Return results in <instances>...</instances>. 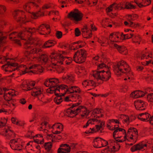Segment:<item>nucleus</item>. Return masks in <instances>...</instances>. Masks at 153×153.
Wrapping results in <instances>:
<instances>
[{
    "mask_svg": "<svg viewBox=\"0 0 153 153\" xmlns=\"http://www.w3.org/2000/svg\"><path fill=\"white\" fill-rule=\"evenodd\" d=\"M82 32L83 36L84 38H88L91 36V30H90L86 26L84 27L82 29Z\"/></svg>",
    "mask_w": 153,
    "mask_h": 153,
    "instance_id": "dca6fc26",
    "label": "nucleus"
},
{
    "mask_svg": "<svg viewBox=\"0 0 153 153\" xmlns=\"http://www.w3.org/2000/svg\"><path fill=\"white\" fill-rule=\"evenodd\" d=\"M18 139H11L10 141L9 144L14 143L18 142Z\"/></svg>",
    "mask_w": 153,
    "mask_h": 153,
    "instance_id": "603ef678",
    "label": "nucleus"
},
{
    "mask_svg": "<svg viewBox=\"0 0 153 153\" xmlns=\"http://www.w3.org/2000/svg\"><path fill=\"white\" fill-rule=\"evenodd\" d=\"M82 13L77 9L72 11L68 14L69 18L76 23L82 20Z\"/></svg>",
    "mask_w": 153,
    "mask_h": 153,
    "instance_id": "423d86ee",
    "label": "nucleus"
},
{
    "mask_svg": "<svg viewBox=\"0 0 153 153\" xmlns=\"http://www.w3.org/2000/svg\"><path fill=\"white\" fill-rule=\"evenodd\" d=\"M26 102V101L25 98H22L19 100V102L22 104L24 105Z\"/></svg>",
    "mask_w": 153,
    "mask_h": 153,
    "instance_id": "5fc2aeb1",
    "label": "nucleus"
},
{
    "mask_svg": "<svg viewBox=\"0 0 153 153\" xmlns=\"http://www.w3.org/2000/svg\"><path fill=\"white\" fill-rule=\"evenodd\" d=\"M108 121H111V122H115V123L120 124V123L119 121L117 119H109Z\"/></svg>",
    "mask_w": 153,
    "mask_h": 153,
    "instance_id": "4d7b16f0",
    "label": "nucleus"
},
{
    "mask_svg": "<svg viewBox=\"0 0 153 153\" xmlns=\"http://www.w3.org/2000/svg\"><path fill=\"white\" fill-rule=\"evenodd\" d=\"M63 150V148H59L57 150V153H68V151L65 152Z\"/></svg>",
    "mask_w": 153,
    "mask_h": 153,
    "instance_id": "09e8293b",
    "label": "nucleus"
},
{
    "mask_svg": "<svg viewBox=\"0 0 153 153\" xmlns=\"http://www.w3.org/2000/svg\"><path fill=\"white\" fill-rule=\"evenodd\" d=\"M66 93H65V92L63 94L62 93H58V94H56L57 97H62L65 96Z\"/></svg>",
    "mask_w": 153,
    "mask_h": 153,
    "instance_id": "680f3d73",
    "label": "nucleus"
},
{
    "mask_svg": "<svg viewBox=\"0 0 153 153\" xmlns=\"http://www.w3.org/2000/svg\"><path fill=\"white\" fill-rule=\"evenodd\" d=\"M122 71L123 69L120 68H115L114 71L115 74L119 76H121V72L124 73H126V72H124Z\"/></svg>",
    "mask_w": 153,
    "mask_h": 153,
    "instance_id": "b1692460",
    "label": "nucleus"
},
{
    "mask_svg": "<svg viewBox=\"0 0 153 153\" xmlns=\"http://www.w3.org/2000/svg\"><path fill=\"white\" fill-rule=\"evenodd\" d=\"M88 4H92L91 6L95 5L97 2V0H88Z\"/></svg>",
    "mask_w": 153,
    "mask_h": 153,
    "instance_id": "37998d69",
    "label": "nucleus"
},
{
    "mask_svg": "<svg viewBox=\"0 0 153 153\" xmlns=\"http://www.w3.org/2000/svg\"><path fill=\"white\" fill-rule=\"evenodd\" d=\"M103 68H98L97 69V73L100 74L101 73H103L105 72H106V71H105L104 70H99L100 69Z\"/></svg>",
    "mask_w": 153,
    "mask_h": 153,
    "instance_id": "6e6d98bb",
    "label": "nucleus"
},
{
    "mask_svg": "<svg viewBox=\"0 0 153 153\" xmlns=\"http://www.w3.org/2000/svg\"><path fill=\"white\" fill-rule=\"evenodd\" d=\"M110 149L108 146L107 148H105L104 149L102 150L101 151V153H104V152H108V151Z\"/></svg>",
    "mask_w": 153,
    "mask_h": 153,
    "instance_id": "13d9d810",
    "label": "nucleus"
},
{
    "mask_svg": "<svg viewBox=\"0 0 153 153\" xmlns=\"http://www.w3.org/2000/svg\"><path fill=\"white\" fill-rule=\"evenodd\" d=\"M28 38V40L25 41L24 43V47L27 50V52L39 54V56L38 59L39 61L42 64H45L48 60L47 55L43 54L40 56L42 50L40 49L39 44L37 43V41L34 39L29 37Z\"/></svg>",
    "mask_w": 153,
    "mask_h": 153,
    "instance_id": "f03ea898",
    "label": "nucleus"
},
{
    "mask_svg": "<svg viewBox=\"0 0 153 153\" xmlns=\"http://www.w3.org/2000/svg\"><path fill=\"white\" fill-rule=\"evenodd\" d=\"M53 101L56 104L59 105L63 101V100L62 97L56 96L54 98Z\"/></svg>",
    "mask_w": 153,
    "mask_h": 153,
    "instance_id": "393cba45",
    "label": "nucleus"
},
{
    "mask_svg": "<svg viewBox=\"0 0 153 153\" xmlns=\"http://www.w3.org/2000/svg\"><path fill=\"white\" fill-rule=\"evenodd\" d=\"M52 87L53 88H54L55 92L56 91H58L59 93L60 92V87L59 86V85L57 84V83H56L55 85H52Z\"/></svg>",
    "mask_w": 153,
    "mask_h": 153,
    "instance_id": "473e14b6",
    "label": "nucleus"
},
{
    "mask_svg": "<svg viewBox=\"0 0 153 153\" xmlns=\"http://www.w3.org/2000/svg\"><path fill=\"white\" fill-rule=\"evenodd\" d=\"M116 128L114 130L113 133V137L114 139H116V137L115 136V135H116L118 131L117 128L116 127Z\"/></svg>",
    "mask_w": 153,
    "mask_h": 153,
    "instance_id": "bf43d9fd",
    "label": "nucleus"
},
{
    "mask_svg": "<svg viewBox=\"0 0 153 153\" xmlns=\"http://www.w3.org/2000/svg\"><path fill=\"white\" fill-rule=\"evenodd\" d=\"M31 95L33 97H36L39 95H40V94H39L37 91H31Z\"/></svg>",
    "mask_w": 153,
    "mask_h": 153,
    "instance_id": "c03bdc74",
    "label": "nucleus"
},
{
    "mask_svg": "<svg viewBox=\"0 0 153 153\" xmlns=\"http://www.w3.org/2000/svg\"><path fill=\"white\" fill-rule=\"evenodd\" d=\"M58 11H52L49 12L48 15L50 16L52 14L57 15H58Z\"/></svg>",
    "mask_w": 153,
    "mask_h": 153,
    "instance_id": "8fccbe9b",
    "label": "nucleus"
},
{
    "mask_svg": "<svg viewBox=\"0 0 153 153\" xmlns=\"http://www.w3.org/2000/svg\"><path fill=\"white\" fill-rule=\"evenodd\" d=\"M102 109L99 108H94L93 110L92 113V114L94 115L95 114H99V113H102Z\"/></svg>",
    "mask_w": 153,
    "mask_h": 153,
    "instance_id": "c756f323",
    "label": "nucleus"
},
{
    "mask_svg": "<svg viewBox=\"0 0 153 153\" xmlns=\"http://www.w3.org/2000/svg\"><path fill=\"white\" fill-rule=\"evenodd\" d=\"M74 92H75L76 93H78L79 94H80L81 92V90L80 88L78 87V88H75L72 91H71V92H70V93H68V94H71L73 93Z\"/></svg>",
    "mask_w": 153,
    "mask_h": 153,
    "instance_id": "e433bc0d",
    "label": "nucleus"
},
{
    "mask_svg": "<svg viewBox=\"0 0 153 153\" xmlns=\"http://www.w3.org/2000/svg\"><path fill=\"white\" fill-rule=\"evenodd\" d=\"M41 0H34V1L28 2L26 3L23 6V9L27 12V15H25V13L21 10H15L13 13L14 18L19 22L25 23L28 22L31 17L32 19H36L38 17L42 16L43 14V10L44 9H48L51 7V4H46L42 7V9L39 12L36 13L29 11L33 6L36 7L38 5L36 3H39Z\"/></svg>",
    "mask_w": 153,
    "mask_h": 153,
    "instance_id": "f257e3e1",
    "label": "nucleus"
},
{
    "mask_svg": "<svg viewBox=\"0 0 153 153\" xmlns=\"http://www.w3.org/2000/svg\"><path fill=\"white\" fill-rule=\"evenodd\" d=\"M52 79L53 80V82H52V85H55L56 83H57V84H58L59 83H60L59 79H58L52 78Z\"/></svg>",
    "mask_w": 153,
    "mask_h": 153,
    "instance_id": "79ce46f5",
    "label": "nucleus"
},
{
    "mask_svg": "<svg viewBox=\"0 0 153 153\" xmlns=\"http://www.w3.org/2000/svg\"><path fill=\"white\" fill-rule=\"evenodd\" d=\"M124 24L126 25H127L131 27L135 28L137 26V25L134 24L132 22L129 21V22L125 21L124 22Z\"/></svg>",
    "mask_w": 153,
    "mask_h": 153,
    "instance_id": "cd10ccee",
    "label": "nucleus"
},
{
    "mask_svg": "<svg viewBox=\"0 0 153 153\" xmlns=\"http://www.w3.org/2000/svg\"><path fill=\"white\" fill-rule=\"evenodd\" d=\"M35 31V29L25 28L24 29L23 31L19 33H8L7 35H9L10 39L15 38L17 36L22 39L26 40L25 38L27 37V35H28V34H28V32H33Z\"/></svg>",
    "mask_w": 153,
    "mask_h": 153,
    "instance_id": "39448f33",
    "label": "nucleus"
},
{
    "mask_svg": "<svg viewBox=\"0 0 153 153\" xmlns=\"http://www.w3.org/2000/svg\"><path fill=\"white\" fill-rule=\"evenodd\" d=\"M130 117L131 118L130 122H131L133 120H134L136 119L135 116H134L133 114L131 115Z\"/></svg>",
    "mask_w": 153,
    "mask_h": 153,
    "instance_id": "69168bd1",
    "label": "nucleus"
},
{
    "mask_svg": "<svg viewBox=\"0 0 153 153\" xmlns=\"http://www.w3.org/2000/svg\"><path fill=\"white\" fill-rule=\"evenodd\" d=\"M114 48L117 49L118 51L121 53L123 54H126L127 53V51L126 49L124 46H121L118 45H117L114 44Z\"/></svg>",
    "mask_w": 153,
    "mask_h": 153,
    "instance_id": "6ab92c4d",
    "label": "nucleus"
},
{
    "mask_svg": "<svg viewBox=\"0 0 153 153\" xmlns=\"http://www.w3.org/2000/svg\"><path fill=\"white\" fill-rule=\"evenodd\" d=\"M14 92H8L7 94H5L4 93L3 96L4 99L6 101H7V102L11 101L12 100V97L13 96H16L18 94H16V91L14 89H11Z\"/></svg>",
    "mask_w": 153,
    "mask_h": 153,
    "instance_id": "ddd939ff",
    "label": "nucleus"
},
{
    "mask_svg": "<svg viewBox=\"0 0 153 153\" xmlns=\"http://www.w3.org/2000/svg\"><path fill=\"white\" fill-rule=\"evenodd\" d=\"M140 41V38L138 35H134L133 34V36L132 38V41L133 42H136L140 44L139 42Z\"/></svg>",
    "mask_w": 153,
    "mask_h": 153,
    "instance_id": "a878e982",
    "label": "nucleus"
},
{
    "mask_svg": "<svg viewBox=\"0 0 153 153\" xmlns=\"http://www.w3.org/2000/svg\"><path fill=\"white\" fill-rule=\"evenodd\" d=\"M108 69H106V74L108 75V77L107 78H105V76H103L102 77L101 76V79H100L102 81H103L104 80V81H108L110 78L111 77V72L110 71V69H109V68H107Z\"/></svg>",
    "mask_w": 153,
    "mask_h": 153,
    "instance_id": "4be33fe9",
    "label": "nucleus"
},
{
    "mask_svg": "<svg viewBox=\"0 0 153 153\" xmlns=\"http://www.w3.org/2000/svg\"><path fill=\"white\" fill-rule=\"evenodd\" d=\"M95 127L97 129V132H98L99 131L100 129L102 128V125L101 124L99 125H95Z\"/></svg>",
    "mask_w": 153,
    "mask_h": 153,
    "instance_id": "3c124183",
    "label": "nucleus"
},
{
    "mask_svg": "<svg viewBox=\"0 0 153 153\" xmlns=\"http://www.w3.org/2000/svg\"><path fill=\"white\" fill-rule=\"evenodd\" d=\"M125 8L127 9L134 8V5L130 3H127L125 4Z\"/></svg>",
    "mask_w": 153,
    "mask_h": 153,
    "instance_id": "58836bf2",
    "label": "nucleus"
},
{
    "mask_svg": "<svg viewBox=\"0 0 153 153\" xmlns=\"http://www.w3.org/2000/svg\"><path fill=\"white\" fill-rule=\"evenodd\" d=\"M133 34H132V33H131L130 35H123H123H122V36H123L124 37V38L125 39H131V38H132V37H133Z\"/></svg>",
    "mask_w": 153,
    "mask_h": 153,
    "instance_id": "ea45409f",
    "label": "nucleus"
},
{
    "mask_svg": "<svg viewBox=\"0 0 153 153\" xmlns=\"http://www.w3.org/2000/svg\"><path fill=\"white\" fill-rule=\"evenodd\" d=\"M133 130V131L134 132L135 134L137 135L138 136L137 130L136 128L133 127H131L128 129L127 134H130L131 132L130 130Z\"/></svg>",
    "mask_w": 153,
    "mask_h": 153,
    "instance_id": "7c9ffc66",
    "label": "nucleus"
},
{
    "mask_svg": "<svg viewBox=\"0 0 153 153\" xmlns=\"http://www.w3.org/2000/svg\"><path fill=\"white\" fill-rule=\"evenodd\" d=\"M53 142H55V140H54V139H53L51 140V142H49L45 143L43 146L45 150L47 151L45 153H48L50 152V150H51L52 147V143Z\"/></svg>",
    "mask_w": 153,
    "mask_h": 153,
    "instance_id": "f3484780",
    "label": "nucleus"
},
{
    "mask_svg": "<svg viewBox=\"0 0 153 153\" xmlns=\"http://www.w3.org/2000/svg\"><path fill=\"white\" fill-rule=\"evenodd\" d=\"M73 114V110H70V111L67 114V116L70 118H73L74 117V115H72Z\"/></svg>",
    "mask_w": 153,
    "mask_h": 153,
    "instance_id": "49530a36",
    "label": "nucleus"
},
{
    "mask_svg": "<svg viewBox=\"0 0 153 153\" xmlns=\"http://www.w3.org/2000/svg\"><path fill=\"white\" fill-rule=\"evenodd\" d=\"M19 68H16L15 69H12V70H8V68H5V71L6 72H11L13 71H15L16 70H18L19 71V72L21 75H23L26 73H32L34 74H40L41 73H43L45 69L44 68H25L26 69L24 71L20 70Z\"/></svg>",
    "mask_w": 153,
    "mask_h": 153,
    "instance_id": "20e7f679",
    "label": "nucleus"
},
{
    "mask_svg": "<svg viewBox=\"0 0 153 153\" xmlns=\"http://www.w3.org/2000/svg\"><path fill=\"white\" fill-rule=\"evenodd\" d=\"M122 9L123 7H120L119 5L114 3L106 9V11L108 13L111 12H114V10H121Z\"/></svg>",
    "mask_w": 153,
    "mask_h": 153,
    "instance_id": "2eb2a0df",
    "label": "nucleus"
},
{
    "mask_svg": "<svg viewBox=\"0 0 153 153\" xmlns=\"http://www.w3.org/2000/svg\"><path fill=\"white\" fill-rule=\"evenodd\" d=\"M147 100L149 102H153V93L148 94L147 97Z\"/></svg>",
    "mask_w": 153,
    "mask_h": 153,
    "instance_id": "f704fd0d",
    "label": "nucleus"
},
{
    "mask_svg": "<svg viewBox=\"0 0 153 153\" xmlns=\"http://www.w3.org/2000/svg\"><path fill=\"white\" fill-rule=\"evenodd\" d=\"M53 82V80L52 78H50L49 79H47L45 82L44 85L46 87L50 86L51 85L50 84H48V85H47V83H51V85L52 84V82Z\"/></svg>",
    "mask_w": 153,
    "mask_h": 153,
    "instance_id": "c9c22d12",
    "label": "nucleus"
},
{
    "mask_svg": "<svg viewBox=\"0 0 153 153\" xmlns=\"http://www.w3.org/2000/svg\"><path fill=\"white\" fill-rule=\"evenodd\" d=\"M134 1L140 7H141L143 6V5L140 2L139 0H134Z\"/></svg>",
    "mask_w": 153,
    "mask_h": 153,
    "instance_id": "052dcab7",
    "label": "nucleus"
},
{
    "mask_svg": "<svg viewBox=\"0 0 153 153\" xmlns=\"http://www.w3.org/2000/svg\"><path fill=\"white\" fill-rule=\"evenodd\" d=\"M79 108H77L76 110H73V114H75L74 115V117H75L79 113Z\"/></svg>",
    "mask_w": 153,
    "mask_h": 153,
    "instance_id": "de8ad7c7",
    "label": "nucleus"
},
{
    "mask_svg": "<svg viewBox=\"0 0 153 153\" xmlns=\"http://www.w3.org/2000/svg\"><path fill=\"white\" fill-rule=\"evenodd\" d=\"M59 86L60 87V89L62 90H64L66 88V87L67 86L65 85L64 84H61V85H59Z\"/></svg>",
    "mask_w": 153,
    "mask_h": 153,
    "instance_id": "338daca9",
    "label": "nucleus"
},
{
    "mask_svg": "<svg viewBox=\"0 0 153 153\" xmlns=\"http://www.w3.org/2000/svg\"><path fill=\"white\" fill-rule=\"evenodd\" d=\"M56 36L58 39L60 38L62 36V33L61 31H57L56 33Z\"/></svg>",
    "mask_w": 153,
    "mask_h": 153,
    "instance_id": "a18cd8bd",
    "label": "nucleus"
},
{
    "mask_svg": "<svg viewBox=\"0 0 153 153\" xmlns=\"http://www.w3.org/2000/svg\"><path fill=\"white\" fill-rule=\"evenodd\" d=\"M142 1H140V2L143 5L142 7H143L144 5L143 4H146L145 6L148 5L151 3L150 0H141Z\"/></svg>",
    "mask_w": 153,
    "mask_h": 153,
    "instance_id": "72a5a7b5",
    "label": "nucleus"
},
{
    "mask_svg": "<svg viewBox=\"0 0 153 153\" xmlns=\"http://www.w3.org/2000/svg\"><path fill=\"white\" fill-rule=\"evenodd\" d=\"M146 93L140 90H136L133 91L130 94V97L134 98H137L144 97Z\"/></svg>",
    "mask_w": 153,
    "mask_h": 153,
    "instance_id": "4468645a",
    "label": "nucleus"
},
{
    "mask_svg": "<svg viewBox=\"0 0 153 153\" xmlns=\"http://www.w3.org/2000/svg\"><path fill=\"white\" fill-rule=\"evenodd\" d=\"M54 68L55 70H53V72L56 71L59 74L65 72V69L64 68Z\"/></svg>",
    "mask_w": 153,
    "mask_h": 153,
    "instance_id": "c85d7f7f",
    "label": "nucleus"
},
{
    "mask_svg": "<svg viewBox=\"0 0 153 153\" xmlns=\"http://www.w3.org/2000/svg\"><path fill=\"white\" fill-rule=\"evenodd\" d=\"M55 43L56 42L55 41L52 40H48L46 42L42 47L45 48H49L53 46Z\"/></svg>",
    "mask_w": 153,
    "mask_h": 153,
    "instance_id": "412c9836",
    "label": "nucleus"
},
{
    "mask_svg": "<svg viewBox=\"0 0 153 153\" xmlns=\"http://www.w3.org/2000/svg\"><path fill=\"white\" fill-rule=\"evenodd\" d=\"M2 33L1 32H0V46L2 45L4 42V37H2Z\"/></svg>",
    "mask_w": 153,
    "mask_h": 153,
    "instance_id": "a19ab883",
    "label": "nucleus"
},
{
    "mask_svg": "<svg viewBox=\"0 0 153 153\" xmlns=\"http://www.w3.org/2000/svg\"><path fill=\"white\" fill-rule=\"evenodd\" d=\"M90 129L91 130V131H90V133L91 134H94L97 132L96 130L94 127L92 128H90Z\"/></svg>",
    "mask_w": 153,
    "mask_h": 153,
    "instance_id": "0e129e2a",
    "label": "nucleus"
},
{
    "mask_svg": "<svg viewBox=\"0 0 153 153\" xmlns=\"http://www.w3.org/2000/svg\"><path fill=\"white\" fill-rule=\"evenodd\" d=\"M86 55L85 51L84 50L82 49L78 50L74 55V60L76 63H82L85 61Z\"/></svg>",
    "mask_w": 153,
    "mask_h": 153,
    "instance_id": "0eeeda50",
    "label": "nucleus"
},
{
    "mask_svg": "<svg viewBox=\"0 0 153 153\" xmlns=\"http://www.w3.org/2000/svg\"><path fill=\"white\" fill-rule=\"evenodd\" d=\"M99 61V56H97L94 57L92 60V63L93 64H95L96 65H98V67H108V66H106V65L101 63L100 64L98 63L97 62Z\"/></svg>",
    "mask_w": 153,
    "mask_h": 153,
    "instance_id": "a211bd4d",
    "label": "nucleus"
},
{
    "mask_svg": "<svg viewBox=\"0 0 153 153\" xmlns=\"http://www.w3.org/2000/svg\"><path fill=\"white\" fill-rule=\"evenodd\" d=\"M117 66L118 67H120V66H123V67H127L128 66V65L126 63V62L123 61H122L120 62H118L117 64Z\"/></svg>",
    "mask_w": 153,
    "mask_h": 153,
    "instance_id": "2f4dec72",
    "label": "nucleus"
},
{
    "mask_svg": "<svg viewBox=\"0 0 153 153\" xmlns=\"http://www.w3.org/2000/svg\"><path fill=\"white\" fill-rule=\"evenodd\" d=\"M105 141V140L99 137H97L94 139L93 141V146L95 148H101L102 147L103 142Z\"/></svg>",
    "mask_w": 153,
    "mask_h": 153,
    "instance_id": "9b49d317",
    "label": "nucleus"
},
{
    "mask_svg": "<svg viewBox=\"0 0 153 153\" xmlns=\"http://www.w3.org/2000/svg\"><path fill=\"white\" fill-rule=\"evenodd\" d=\"M93 73L92 75L94 78H96L97 81H98L99 79H101V75L100 74H99V73H97V70L96 71H93Z\"/></svg>",
    "mask_w": 153,
    "mask_h": 153,
    "instance_id": "bb28decb",
    "label": "nucleus"
},
{
    "mask_svg": "<svg viewBox=\"0 0 153 153\" xmlns=\"http://www.w3.org/2000/svg\"><path fill=\"white\" fill-rule=\"evenodd\" d=\"M81 33V32L78 28H76L75 30V34L76 36H79Z\"/></svg>",
    "mask_w": 153,
    "mask_h": 153,
    "instance_id": "864d4df0",
    "label": "nucleus"
},
{
    "mask_svg": "<svg viewBox=\"0 0 153 153\" xmlns=\"http://www.w3.org/2000/svg\"><path fill=\"white\" fill-rule=\"evenodd\" d=\"M31 29H35V31L33 32H28V36H30L32 34L35 32L36 30H37L40 34L43 35L48 34L50 32L49 27L47 25H42L36 29L34 28H31Z\"/></svg>",
    "mask_w": 153,
    "mask_h": 153,
    "instance_id": "6e6552de",
    "label": "nucleus"
},
{
    "mask_svg": "<svg viewBox=\"0 0 153 153\" xmlns=\"http://www.w3.org/2000/svg\"><path fill=\"white\" fill-rule=\"evenodd\" d=\"M87 82V84L86 85L87 86L91 85L92 86L94 87H95L96 86V82H95L93 80H84L82 83V85H85V82Z\"/></svg>",
    "mask_w": 153,
    "mask_h": 153,
    "instance_id": "5701e85b",
    "label": "nucleus"
},
{
    "mask_svg": "<svg viewBox=\"0 0 153 153\" xmlns=\"http://www.w3.org/2000/svg\"><path fill=\"white\" fill-rule=\"evenodd\" d=\"M149 121L150 123L152 125H153V115L152 117H151L148 120Z\"/></svg>",
    "mask_w": 153,
    "mask_h": 153,
    "instance_id": "774afa93",
    "label": "nucleus"
},
{
    "mask_svg": "<svg viewBox=\"0 0 153 153\" xmlns=\"http://www.w3.org/2000/svg\"><path fill=\"white\" fill-rule=\"evenodd\" d=\"M6 10V7L4 6L0 5V14H3Z\"/></svg>",
    "mask_w": 153,
    "mask_h": 153,
    "instance_id": "4c0bfd02",
    "label": "nucleus"
},
{
    "mask_svg": "<svg viewBox=\"0 0 153 153\" xmlns=\"http://www.w3.org/2000/svg\"><path fill=\"white\" fill-rule=\"evenodd\" d=\"M142 147V142H140L132 146L130 150L132 152L138 150H140L143 149Z\"/></svg>",
    "mask_w": 153,
    "mask_h": 153,
    "instance_id": "aec40b11",
    "label": "nucleus"
},
{
    "mask_svg": "<svg viewBox=\"0 0 153 153\" xmlns=\"http://www.w3.org/2000/svg\"><path fill=\"white\" fill-rule=\"evenodd\" d=\"M50 57L51 59V62L52 64L54 66H59V64H62V61L64 59H68V62H66V64L67 65L70 64L72 61V59L69 57H65L64 58L63 56H62L61 54L52 53L50 56Z\"/></svg>",
    "mask_w": 153,
    "mask_h": 153,
    "instance_id": "7ed1b4c3",
    "label": "nucleus"
},
{
    "mask_svg": "<svg viewBox=\"0 0 153 153\" xmlns=\"http://www.w3.org/2000/svg\"><path fill=\"white\" fill-rule=\"evenodd\" d=\"M134 105L136 110L140 111L145 110L147 104L141 100H137L134 102Z\"/></svg>",
    "mask_w": 153,
    "mask_h": 153,
    "instance_id": "1a4fd4ad",
    "label": "nucleus"
},
{
    "mask_svg": "<svg viewBox=\"0 0 153 153\" xmlns=\"http://www.w3.org/2000/svg\"><path fill=\"white\" fill-rule=\"evenodd\" d=\"M122 35H123V33L120 34L118 33L110 34L109 37L110 42L109 43L110 46H114V44H115L114 43V42H117L118 41L117 39L119 38V36H122Z\"/></svg>",
    "mask_w": 153,
    "mask_h": 153,
    "instance_id": "9d476101",
    "label": "nucleus"
},
{
    "mask_svg": "<svg viewBox=\"0 0 153 153\" xmlns=\"http://www.w3.org/2000/svg\"><path fill=\"white\" fill-rule=\"evenodd\" d=\"M115 140V141H114V142L117 145H119V143H118V142L122 143V142H123V140H119V139L117 140L116 139Z\"/></svg>",
    "mask_w": 153,
    "mask_h": 153,
    "instance_id": "e2e57ef3",
    "label": "nucleus"
},
{
    "mask_svg": "<svg viewBox=\"0 0 153 153\" xmlns=\"http://www.w3.org/2000/svg\"><path fill=\"white\" fill-rule=\"evenodd\" d=\"M152 54L151 53H146V54L144 53H142L141 54L139 55L138 56V59L139 60H141L143 59H148L149 60L148 61H146V63H145L143 64L145 66L148 65L151 61V58H152Z\"/></svg>",
    "mask_w": 153,
    "mask_h": 153,
    "instance_id": "f8f14e48",
    "label": "nucleus"
}]
</instances>
